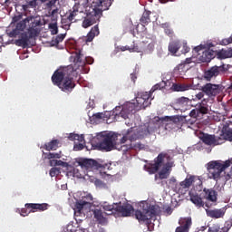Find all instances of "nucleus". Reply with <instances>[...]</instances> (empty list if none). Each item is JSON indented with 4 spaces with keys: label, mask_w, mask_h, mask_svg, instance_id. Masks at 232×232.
Segmentation results:
<instances>
[{
    "label": "nucleus",
    "mask_w": 232,
    "mask_h": 232,
    "mask_svg": "<svg viewBox=\"0 0 232 232\" xmlns=\"http://www.w3.org/2000/svg\"><path fill=\"white\" fill-rule=\"evenodd\" d=\"M77 74L76 69L72 65H67L57 69L52 75L53 85L67 94L71 93L76 87L74 76Z\"/></svg>",
    "instance_id": "1"
},
{
    "label": "nucleus",
    "mask_w": 232,
    "mask_h": 232,
    "mask_svg": "<svg viewBox=\"0 0 232 232\" xmlns=\"http://www.w3.org/2000/svg\"><path fill=\"white\" fill-rule=\"evenodd\" d=\"M232 165V159L226 161L213 160L207 164V172L209 179L218 182L222 179V173ZM232 171V166H231Z\"/></svg>",
    "instance_id": "2"
},
{
    "label": "nucleus",
    "mask_w": 232,
    "mask_h": 232,
    "mask_svg": "<svg viewBox=\"0 0 232 232\" xmlns=\"http://www.w3.org/2000/svg\"><path fill=\"white\" fill-rule=\"evenodd\" d=\"M98 140H101L96 143L95 147L99 150L111 151L114 150L117 140V135L114 133L100 132L97 134Z\"/></svg>",
    "instance_id": "3"
},
{
    "label": "nucleus",
    "mask_w": 232,
    "mask_h": 232,
    "mask_svg": "<svg viewBox=\"0 0 232 232\" xmlns=\"http://www.w3.org/2000/svg\"><path fill=\"white\" fill-rule=\"evenodd\" d=\"M217 56H218V59H220V60L232 58V49L231 48L227 50L222 49L219 52L214 51L212 49H207L205 51H202V54L200 55L199 60L202 63H210Z\"/></svg>",
    "instance_id": "4"
},
{
    "label": "nucleus",
    "mask_w": 232,
    "mask_h": 232,
    "mask_svg": "<svg viewBox=\"0 0 232 232\" xmlns=\"http://www.w3.org/2000/svg\"><path fill=\"white\" fill-rule=\"evenodd\" d=\"M134 217L139 223L150 224L151 219L157 217V207L155 205H146L141 210H136Z\"/></svg>",
    "instance_id": "5"
},
{
    "label": "nucleus",
    "mask_w": 232,
    "mask_h": 232,
    "mask_svg": "<svg viewBox=\"0 0 232 232\" xmlns=\"http://www.w3.org/2000/svg\"><path fill=\"white\" fill-rule=\"evenodd\" d=\"M78 166L82 169L91 170V169H107L108 170L111 169V164H103L102 160L97 161L92 159H82L78 162Z\"/></svg>",
    "instance_id": "6"
},
{
    "label": "nucleus",
    "mask_w": 232,
    "mask_h": 232,
    "mask_svg": "<svg viewBox=\"0 0 232 232\" xmlns=\"http://www.w3.org/2000/svg\"><path fill=\"white\" fill-rule=\"evenodd\" d=\"M101 15L102 9L92 8V11L89 9L86 18L82 23V26L85 29L92 26L93 24L100 22Z\"/></svg>",
    "instance_id": "7"
},
{
    "label": "nucleus",
    "mask_w": 232,
    "mask_h": 232,
    "mask_svg": "<svg viewBox=\"0 0 232 232\" xmlns=\"http://www.w3.org/2000/svg\"><path fill=\"white\" fill-rule=\"evenodd\" d=\"M199 140L206 145L210 147H216L224 144V139L221 136L216 134H209L202 132L199 134Z\"/></svg>",
    "instance_id": "8"
},
{
    "label": "nucleus",
    "mask_w": 232,
    "mask_h": 232,
    "mask_svg": "<svg viewBox=\"0 0 232 232\" xmlns=\"http://www.w3.org/2000/svg\"><path fill=\"white\" fill-rule=\"evenodd\" d=\"M227 71V68L225 67V64L218 66L214 65L208 70L204 71L202 75L203 79L207 82H211L213 79H216L220 73H225Z\"/></svg>",
    "instance_id": "9"
},
{
    "label": "nucleus",
    "mask_w": 232,
    "mask_h": 232,
    "mask_svg": "<svg viewBox=\"0 0 232 232\" xmlns=\"http://www.w3.org/2000/svg\"><path fill=\"white\" fill-rule=\"evenodd\" d=\"M224 86L222 84H212L207 83L201 87L202 92H204L208 97H216L224 92Z\"/></svg>",
    "instance_id": "10"
},
{
    "label": "nucleus",
    "mask_w": 232,
    "mask_h": 232,
    "mask_svg": "<svg viewBox=\"0 0 232 232\" xmlns=\"http://www.w3.org/2000/svg\"><path fill=\"white\" fill-rule=\"evenodd\" d=\"M26 21H28V36L30 39L37 36L38 30L36 29L37 26L41 24V18L40 16H27Z\"/></svg>",
    "instance_id": "11"
},
{
    "label": "nucleus",
    "mask_w": 232,
    "mask_h": 232,
    "mask_svg": "<svg viewBox=\"0 0 232 232\" xmlns=\"http://www.w3.org/2000/svg\"><path fill=\"white\" fill-rule=\"evenodd\" d=\"M152 93L141 92L136 97V103L140 110H146L151 104Z\"/></svg>",
    "instance_id": "12"
},
{
    "label": "nucleus",
    "mask_w": 232,
    "mask_h": 232,
    "mask_svg": "<svg viewBox=\"0 0 232 232\" xmlns=\"http://www.w3.org/2000/svg\"><path fill=\"white\" fill-rule=\"evenodd\" d=\"M93 62L92 57H85L84 54L82 53V51H78L73 56V63L77 67H84L86 63L92 65Z\"/></svg>",
    "instance_id": "13"
},
{
    "label": "nucleus",
    "mask_w": 232,
    "mask_h": 232,
    "mask_svg": "<svg viewBox=\"0 0 232 232\" xmlns=\"http://www.w3.org/2000/svg\"><path fill=\"white\" fill-rule=\"evenodd\" d=\"M167 155L160 153L158 157L154 160V163L148 165L147 171L153 175L159 171V169L162 167L164 159Z\"/></svg>",
    "instance_id": "14"
},
{
    "label": "nucleus",
    "mask_w": 232,
    "mask_h": 232,
    "mask_svg": "<svg viewBox=\"0 0 232 232\" xmlns=\"http://www.w3.org/2000/svg\"><path fill=\"white\" fill-rule=\"evenodd\" d=\"M203 198L207 201L217 203L218 200V191L214 188H203Z\"/></svg>",
    "instance_id": "15"
},
{
    "label": "nucleus",
    "mask_w": 232,
    "mask_h": 232,
    "mask_svg": "<svg viewBox=\"0 0 232 232\" xmlns=\"http://www.w3.org/2000/svg\"><path fill=\"white\" fill-rule=\"evenodd\" d=\"M92 202H93V196L92 194H87L82 199H80L75 203L76 211L82 213L86 206L90 207L92 205Z\"/></svg>",
    "instance_id": "16"
},
{
    "label": "nucleus",
    "mask_w": 232,
    "mask_h": 232,
    "mask_svg": "<svg viewBox=\"0 0 232 232\" xmlns=\"http://www.w3.org/2000/svg\"><path fill=\"white\" fill-rule=\"evenodd\" d=\"M191 101L187 97L178 98L174 102L175 110H179V111H187L189 110Z\"/></svg>",
    "instance_id": "17"
},
{
    "label": "nucleus",
    "mask_w": 232,
    "mask_h": 232,
    "mask_svg": "<svg viewBox=\"0 0 232 232\" xmlns=\"http://www.w3.org/2000/svg\"><path fill=\"white\" fill-rule=\"evenodd\" d=\"M27 24H29L27 18L17 23L14 29L8 34L9 37H17V35H20L26 29Z\"/></svg>",
    "instance_id": "18"
},
{
    "label": "nucleus",
    "mask_w": 232,
    "mask_h": 232,
    "mask_svg": "<svg viewBox=\"0 0 232 232\" xmlns=\"http://www.w3.org/2000/svg\"><path fill=\"white\" fill-rule=\"evenodd\" d=\"M92 212L93 215V218L98 224L106 225L108 223V219L106 218L107 214L103 212L102 208H93Z\"/></svg>",
    "instance_id": "19"
},
{
    "label": "nucleus",
    "mask_w": 232,
    "mask_h": 232,
    "mask_svg": "<svg viewBox=\"0 0 232 232\" xmlns=\"http://www.w3.org/2000/svg\"><path fill=\"white\" fill-rule=\"evenodd\" d=\"M80 7L81 4L75 3L72 8L69 10L67 14V19H69V21L82 20L80 17H78L81 14H83L82 11H80Z\"/></svg>",
    "instance_id": "20"
},
{
    "label": "nucleus",
    "mask_w": 232,
    "mask_h": 232,
    "mask_svg": "<svg viewBox=\"0 0 232 232\" xmlns=\"http://www.w3.org/2000/svg\"><path fill=\"white\" fill-rule=\"evenodd\" d=\"M173 166H174L173 161H168L167 163L164 164L163 168L159 172V177L160 180L169 179Z\"/></svg>",
    "instance_id": "21"
},
{
    "label": "nucleus",
    "mask_w": 232,
    "mask_h": 232,
    "mask_svg": "<svg viewBox=\"0 0 232 232\" xmlns=\"http://www.w3.org/2000/svg\"><path fill=\"white\" fill-rule=\"evenodd\" d=\"M225 213V208H206L207 216L214 219L224 218Z\"/></svg>",
    "instance_id": "22"
},
{
    "label": "nucleus",
    "mask_w": 232,
    "mask_h": 232,
    "mask_svg": "<svg viewBox=\"0 0 232 232\" xmlns=\"http://www.w3.org/2000/svg\"><path fill=\"white\" fill-rule=\"evenodd\" d=\"M24 207L26 208H31L33 213L36 211H45L48 209L49 205L47 203H25Z\"/></svg>",
    "instance_id": "23"
},
{
    "label": "nucleus",
    "mask_w": 232,
    "mask_h": 232,
    "mask_svg": "<svg viewBox=\"0 0 232 232\" xmlns=\"http://www.w3.org/2000/svg\"><path fill=\"white\" fill-rule=\"evenodd\" d=\"M133 210L132 205H117L116 204V212L121 215L122 217H130Z\"/></svg>",
    "instance_id": "24"
},
{
    "label": "nucleus",
    "mask_w": 232,
    "mask_h": 232,
    "mask_svg": "<svg viewBox=\"0 0 232 232\" xmlns=\"http://www.w3.org/2000/svg\"><path fill=\"white\" fill-rule=\"evenodd\" d=\"M143 138L144 134L140 133V130H138L136 133L127 134L123 136L122 139L121 140V143L125 144L127 140H129L130 142H133L136 141L137 140H140Z\"/></svg>",
    "instance_id": "25"
},
{
    "label": "nucleus",
    "mask_w": 232,
    "mask_h": 232,
    "mask_svg": "<svg viewBox=\"0 0 232 232\" xmlns=\"http://www.w3.org/2000/svg\"><path fill=\"white\" fill-rule=\"evenodd\" d=\"M30 42V36L28 33L24 32L20 34V38L15 40L14 44L16 46H22V48H28Z\"/></svg>",
    "instance_id": "26"
},
{
    "label": "nucleus",
    "mask_w": 232,
    "mask_h": 232,
    "mask_svg": "<svg viewBox=\"0 0 232 232\" xmlns=\"http://www.w3.org/2000/svg\"><path fill=\"white\" fill-rule=\"evenodd\" d=\"M221 139H223V143L225 140L232 142V128L228 126L227 123L224 124L221 130Z\"/></svg>",
    "instance_id": "27"
},
{
    "label": "nucleus",
    "mask_w": 232,
    "mask_h": 232,
    "mask_svg": "<svg viewBox=\"0 0 232 232\" xmlns=\"http://www.w3.org/2000/svg\"><path fill=\"white\" fill-rule=\"evenodd\" d=\"M182 226L176 228V232H188L189 227L192 225L191 218H184L181 223Z\"/></svg>",
    "instance_id": "28"
},
{
    "label": "nucleus",
    "mask_w": 232,
    "mask_h": 232,
    "mask_svg": "<svg viewBox=\"0 0 232 232\" xmlns=\"http://www.w3.org/2000/svg\"><path fill=\"white\" fill-rule=\"evenodd\" d=\"M132 149H134L135 150H141L145 149V145L144 143H140V141H139L138 143H130L129 145H121V150H123V152H126L129 150Z\"/></svg>",
    "instance_id": "29"
},
{
    "label": "nucleus",
    "mask_w": 232,
    "mask_h": 232,
    "mask_svg": "<svg viewBox=\"0 0 232 232\" xmlns=\"http://www.w3.org/2000/svg\"><path fill=\"white\" fill-rule=\"evenodd\" d=\"M196 110L198 112L199 116H204L208 113L209 109H208V102L204 100L200 103L196 105Z\"/></svg>",
    "instance_id": "30"
},
{
    "label": "nucleus",
    "mask_w": 232,
    "mask_h": 232,
    "mask_svg": "<svg viewBox=\"0 0 232 232\" xmlns=\"http://www.w3.org/2000/svg\"><path fill=\"white\" fill-rule=\"evenodd\" d=\"M188 195L190 196V201L198 208H202L205 206V203L202 198L198 194H194L189 192Z\"/></svg>",
    "instance_id": "31"
},
{
    "label": "nucleus",
    "mask_w": 232,
    "mask_h": 232,
    "mask_svg": "<svg viewBox=\"0 0 232 232\" xmlns=\"http://www.w3.org/2000/svg\"><path fill=\"white\" fill-rule=\"evenodd\" d=\"M99 24H96L94 27L91 29V31L87 34V36L85 37L84 41L86 43H91L93 41L95 36L99 35Z\"/></svg>",
    "instance_id": "32"
},
{
    "label": "nucleus",
    "mask_w": 232,
    "mask_h": 232,
    "mask_svg": "<svg viewBox=\"0 0 232 232\" xmlns=\"http://www.w3.org/2000/svg\"><path fill=\"white\" fill-rule=\"evenodd\" d=\"M195 180H196V176H189L185 180L181 181L179 183V186L181 187L182 189L188 190L189 188L192 186V184L195 182Z\"/></svg>",
    "instance_id": "33"
},
{
    "label": "nucleus",
    "mask_w": 232,
    "mask_h": 232,
    "mask_svg": "<svg viewBox=\"0 0 232 232\" xmlns=\"http://www.w3.org/2000/svg\"><path fill=\"white\" fill-rule=\"evenodd\" d=\"M60 141L57 139L52 140L44 145V149L47 151L56 150L59 148Z\"/></svg>",
    "instance_id": "34"
},
{
    "label": "nucleus",
    "mask_w": 232,
    "mask_h": 232,
    "mask_svg": "<svg viewBox=\"0 0 232 232\" xmlns=\"http://www.w3.org/2000/svg\"><path fill=\"white\" fill-rule=\"evenodd\" d=\"M150 14H151V11H150V10H145L142 13V15L140 19L141 25H143V26L149 25V24L151 23Z\"/></svg>",
    "instance_id": "35"
},
{
    "label": "nucleus",
    "mask_w": 232,
    "mask_h": 232,
    "mask_svg": "<svg viewBox=\"0 0 232 232\" xmlns=\"http://www.w3.org/2000/svg\"><path fill=\"white\" fill-rule=\"evenodd\" d=\"M179 48H181L179 41H173L169 44V52L172 54H176Z\"/></svg>",
    "instance_id": "36"
},
{
    "label": "nucleus",
    "mask_w": 232,
    "mask_h": 232,
    "mask_svg": "<svg viewBox=\"0 0 232 232\" xmlns=\"http://www.w3.org/2000/svg\"><path fill=\"white\" fill-rule=\"evenodd\" d=\"M179 120H180V118L179 117H169V116H166V117H162V118H160V117H156L155 118V121L156 122H164V121H167V122H169V121H172V122H174V123H177V122H179Z\"/></svg>",
    "instance_id": "37"
},
{
    "label": "nucleus",
    "mask_w": 232,
    "mask_h": 232,
    "mask_svg": "<svg viewBox=\"0 0 232 232\" xmlns=\"http://www.w3.org/2000/svg\"><path fill=\"white\" fill-rule=\"evenodd\" d=\"M36 0H27L25 5H22V10L24 13H27L30 8H35L37 5V3H35Z\"/></svg>",
    "instance_id": "38"
},
{
    "label": "nucleus",
    "mask_w": 232,
    "mask_h": 232,
    "mask_svg": "<svg viewBox=\"0 0 232 232\" xmlns=\"http://www.w3.org/2000/svg\"><path fill=\"white\" fill-rule=\"evenodd\" d=\"M172 89L174 92H186L188 91L190 89V86L188 84H178V83H174L172 85Z\"/></svg>",
    "instance_id": "39"
},
{
    "label": "nucleus",
    "mask_w": 232,
    "mask_h": 232,
    "mask_svg": "<svg viewBox=\"0 0 232 232\" xmlns=\"http://www.w3.org/2000/svg\"><path fill=\"white\" fill-rule=\"evenodd\" d=\"M66 34H61L52 39V46H57L61 42L64 40Z\"/></svg>",
    "instance_id": "40"
},
{
    "label": "nucleus",
    "mask_w": 232,
    "mask_h": 232,
    "mask_svg": "<svg viewBox=\"0 0 232 232\" xmlns=\"http://www.w3.org/2000/svg\"><path fill=\"white\" fill-rule=\"evenodd\" d=\"M167 86V82H164L163 80L161 82H160L158 84L154 85L150 92L152 94L153 92H155L157 90H162Z\"/></svg>",
    "instance_id": "41"
},
{
    "label": "nucleus",
    "mask_w": 232,
    "mask_h": 232,
    "mask_svg": "<svg viewBox=\"0 0 232 232\" xmlns=\"http://www.w3.org/2000/svg\"><path fill=\"white\" fill-rule=\"evenodd\" d=\"M46 159L51 160V159H61L63 157V152H49L45 154Z\"/></svg>",
    "instance_id": "42"
},
{
    "label": "nucleus",
    "mask_w": 232,
    "mask_h": 232,
    "mask_svg": "<svg viewBox=\"0 0 232 232\" xmlns=\"http://www.w3.org/2000/svg\"><path fill=\"white\" fill-rule=\"evenodd\" d=\"M104 1L105 0H92V7L90 8V10L93 11V9H99V7L102 6Z\"/></svg>",
    "instance_id": "43"
},
{
    "label": "nucleus",
    "mask_w": 232,
    "mask_h": 232,
    "mask_svg": "<svg viewBox=\"0 0 232 232\" xmlns=\"http://www.w3.org/2000/svg\"><path fill=\"white\" fill-rule=\"evenodd\" d=\"M49 29H50L51 34H52L53 35L57 34L58 32H59L57 23H52V24H49Z\"/></svg>",
    "instance_id": "44"
},
{
    "label": "nucleus",
    "mask_w": 232,
    "mask_h": 232,
    "mask_svg": "<svg viewBox=\"0 0 232 232\" xmlns=\"http://www.w3.org/2000/svg\"><path fill=\"white\" fill-rule=\"evenodd\" d=\"M104 211H110L111 214L116 213V205H103Z\"/></svg>",
    "instance_id": "45"
},
{
    "label": "nucleus",
    "mask_w": 232,
    "mask_h": 232,
    "mask_svg": "<svg viewBox=\"0 0 232 232\" xmlns=\"http://www.w3.org/2000/svg\"><path fill=\"white\" fill-rule=\"evenodd\" d=\"M72 21H70V19L67 20H62V25H63V29L69 30L71 27Z\"/></svg>",
    "instance_id": "46"
},
{
    "label": "nucleus",
    "mask_w": 232,
    "mask_h": 232,
    "mask_svg": "<svg viewBox=\"0 0 232 232\" xmlns=\"http://www.w3.org/2000/svg\"><path fill=\"white\" fill-rule=\"evenodd\" d=\"M31 212H32V208H27V207H25L24 208H21L20 215L23 217H26Z\"/></svg>",
    "instance_id": "47"
},
{
    "label": "nucleus",
    "mask_w": 232,
    "mask_h": 232,
    "mask_svg": "<svg viewBox=\"0 0 232 232\" xmlns=\"http://www.w3.org/2000/svg\"><path fill=\"white\" fill-rule=\"evenodd\" d=\"M61 170L57 168H53L50 170V176L51 177H57V175H60Z\"/></svg>",
    "instance_id": "48"
},
{
    "label": "nucleus",
    "mask_w": 232,
    "mask_h": 232,
    "mask_svg": "<svg viewBox=\"0 0 232 232\" xmlns=\"http://www.w3.org/2000/svg\"><path fill=\"white\" fill-rule=\"evenodd\" d=\"M232 43V36H230L229 38H225L220 42V44L222 46H227V44Z\"/></svg>",
    "instance_id": "49"
},
{
    "label": "nucleus",
    "mask_w": 232,
    "mask_h": 232,
    "mask_svg": "<svg viewBox=\"0 0 232 232\" xmlns=\"http://www.w3.org/2000/svg\"><path fill=\"white\" fill-rule=\"evenodd\" d=\"M83 149H84L83 143H75L73 145V150L75 151L82 150Z\"/></svg>",
    "instance_id": "50"
},
{
    "label": "nucleus",
    "mask_w": 232,
    "mask_h": 232,
    "mask_svg": "<svg viewBox=\"0 0 232 232\" xmlns=\"http://www.w3.org/2000/svg\"><path fill=\"white\" fill-rule=\"evenodd\" d=\"M23 19V14H17L16 16H13L12 24H18Z\"/></svg>",
    "instance_id": "51"
},
{
    "label": "nucleus",
    "mask_w": 232,
    "mask_h": 232,
    "mask_svg": "<svg viewBox=\"0 0 232 232\" xmlns=\"http://www.w3.org/2000/svg\"><path fill=\"white\" fill-rule=\"evenodd\" d=\"M190 117H192L194 119L200 117V115L198 112V109L196 107L194 110L190 111Z\"/></svg>",
    "instance_id": "52"
},
{
    "label": "nucleus",
    "mask_w": 232,
    "mask_h": 232,
    "mask_svg": "<svg viewBox=\"0 0 232 232\" xmlns=\"http://www.w3.org/2000/svg\"><path fill=\"white\" fill-rule=\"evenodd\" d=\"M68 139L69 140H77V139H79V134L70 133Z\"/></svg>",
    "instance_id": "53"
},
{
    "label": "nucleus",
    "mask_w": 232,
    "mask_h": 232,
    "mask_svg": "<svg viewBox=\"0 0 232 232\" xmlns=\"http://www.w3.org/2000/svg\"><path fill=\"white\" fill-rule=\"evenodd\" d=\"M198 187L196 188V191L200 192L203 189V182L200 179H198Z\"/></svg>",
    "instance_id": "54"
},
{
    "label": "nucleus",
    "mask_w": 232,
    "mask_h": 232,
    "mask_svg": "<svg viewBox=\"0 0 232 232\" xmlns=\"http://www.w3.org/2000/svg\"><path fill=\"white\" fill-rule=\"evenodd\" d=\"M130 53H140V49L138 45H132L130 49Z\"/></svg>",
    "instance_id": "55"
},
{
    "label": "nucleus",
    "mask_w": 232,
    "mask_h": 232,
    "mask_svg": "<svg viewBox=\"0 0 232 232\" xmlns=\"http://www.w3.org/2000/svg\"><path fill=\"white\" fill-rule=\"evenodd\" d=\"M130 80L133 83L136 82L137 79H138V76H137V73L136 72H131L130 74Z\"/></svg>",
    "instance_id": "56"
},
{
    "label": "nucleus",
    "mask_w": 232,
    "mask_h": 232,
    "mask_svg": "<svg viewBox=\"0 0 232 232\" xmlns=\"http://www.w3.org/2000/svg\"><path fill=\"white\" fill-rule=\"evenodd\" d=\"M204 92H198V94L195 95V98L193 99L194 101H197V100H201L204 98Z\"/></svg>",
    "instance_id": "57"
},
{
    "label": "nucleus",
    "mask_w": 232,
    "mask_h": 232,
    "mask_svg": "<svg viewBox=\"0 0 232 232\" xmlns=\"http://www.w3.org/2000/svg\"><path fill=\"white\" fill-rule=\"evenodd\" d=\"M52 164L57 165V166H63L64 162L63 160H52Z\"/></svg>",
    "instance_id": "58"
},
{
    "label": "nucleus",
    "mask_w": 232,
    "mask_h": 232,
    "mask_svg": "<svg viewBox=\"0 0 232 232\" xmlns=\"http://www.w3.org/2000/svg\"><path fill=\"white\" fill-rule=\"evenodd\" d=\"M20 0H5V4L9 5L11 4H17Z\"/></svg>",
    "instance_id": "59"
},
{
    "label": "nucleus",
    "mask_w": 232,
    "mask_h": 232,
    "mask_svg": "<svg viewBox=\"0 0 232 232\" xmlns=\"http://www.w3.org/2000/svg\"><path fill=\"white\" fill-rule=\"evenodd\" d=\"M165 34H166L167 35H169V37H172L174 32H173L171 29L166 28V29H165Z\"/></svg>",
    "instance_id": "60"
},
{
    "label": "nucleus",
    "mask_w": 232,
    "mask_h": 232,
    "mask_svg": "<svg viewBox=\"0 0 232 232\" xmlns=\"http://www.w3.org/2000/svg\"><path fill=\"white\" fill-rule=\"evenodd\" d=\"M93 118L96 119V120H102V113H96L93 115Z\"/></svg>",
    "instance_id": "61"
},
{
    "label": "nucleus",
    "mask_w": 232,
    "mask_h": 232,
    "mask_svg": "<svg viewBox=\"0 0 232 232\" xmlns=\"http://www.w3.org/2000/svg\"><path fill=\"white\" fill-rule=\"evenodd\" d=\"M76 140H78L79 142H84L85 141L84 135L78 134V139H76Z\"/></svg>",
    "instance_id": "62"
},
{
    "label": "nucleus",
    "mask_w": 232,
    "mask_h": 232,
    "mask_svg": "<svg viewBox=\"0 0 232 232\" xmlns=\"http://www.w3.org/2000/svg\"><path fill=\"white\" fill-rule=\"evenodd\" d=\"M94 184L96 187H102L103 185V183L101 179H96Z\"/></svg>",
    "instance_id": "63"
},
{
    "label": "nucleus",
    "mask_w": 232,
    "mask_h": 232,
    "mask_svg": "<svg viewBox=\"0 0 232 232\" xmlns=\"http://www.w3.org/2000/svg\"><path fill=\"white\" fill-rule=\"evenodd\" d=\"M165 212H166L168 215H171V214H172V208H171V207H167V208L165 209Z\"/></svg>",
    "instance_id": "64"
}]
</instances>
